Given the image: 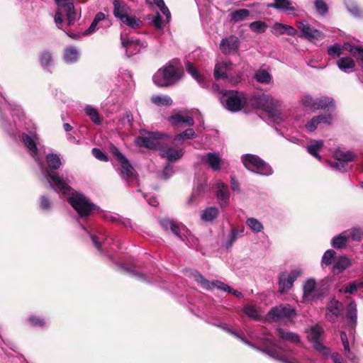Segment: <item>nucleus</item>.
<instances>
[{
	"label": "nucleus",
	"mask_w": 363,
	"mask_h": 363,
	"mask_svg": "<svg viewBox=\"0 0 363 363\" xmlns=\"http://www.w3.org/2000/svg\"><path fill=\"white\" fill-rule=\"evenodd\" d=\"M246 224L254 233H256L261 232L264 228L262 223L255 218H247Z\"/></svg>",
	"instance_id": "49530a36"
},
{
	"label": "nucleus",
	"mask_w": 363,
	"mask_h": 363,
	"mask_svg": "<svg viewBox=\"0 0 363 363\" xmlns=\"http://www.w3.org/2000/svg\"><path fill=\"white\" fill-rule=\"evenodd\" d=\"M315 102H316V99L314 100L310 96H305L302 99V103L304 105V106L310 108L311 109H313V110H315V107H314L315 106H316Z\"/></svg>",
	"instance_id": "0e129e2a"
},
{
	"label": "nucleus",
	"mask_w": 363,
	"mask_h": 363,
	"mask_svg": "<svg viewBox=\"0 0 363 363\" xmlns=\"http://www.w3.org/2000/svg\"><path fill=\"white\" fill-rule=\"evenodd\" d=\"M349 45L348 43L344 44V45H340L337 43H335L334 45H332L328 47V53L330 56L335 57H340V55L343 53V50H347L349 52L350 48H347V49L345 48V45Z\"/></svg>",
	"instance_id": "a19ab883"
},
{
	"label": "nucleus",
	"mask_w": 363,
	"mask_h": 363,
	"mask_svg": "<svg viewBox=\"0 0 363 363\" xmlns=\"http://www.w3.org/2000/svg\"><path fill=\"white\" fill-rule=\"evenodd\" d=\"M315 7L318 13L325 15L328 13V6L323 0H315Z\"/></svg>",
	"instance_id": "13d9d810"
},
{
	"label": "nucleus",
	"mask_w": 363,
	"mask_h": 363,
	"mask_svg": "<svg viewBox=\"0 0 363 363\" xmlns=\"http://www.w3.org/2000/svg\"><path fill=\"white\" fill-rule=\"evenodd\" d=\"M335 252L333 250H327L323 257H322V261H321V264L322 265H330L332 264L333 259H334V257L335 256Z\"/></svg>",
	"instance_id": "5fc2aeb1"
},
{
	"label": "nucleus",
	"mask_w": 363,
	"mask_h": 363,
	"mask_svg": "<svg viewBox=\"0 0 363 363\" xmlns=\"http://www.w3.org/2000/svg\"><path fill=\"white\" fill-rule=\"evenodd\" d=\"M192 277L194 279L201 284L202 287L206 289H211L214 287H216L219 289H221L224 291L231 292V288L227 284L221 282L220 281H209L206 279H205L201 274L198 272H194L192 273Z\"/></svg>",
	"instance_id": "aec40b11"
},
{
	"label": "nucleus",
	"mask_w": 363,
	"mask_h": 363,
	"mask_svg": "<svg viewBox=\"0 0 363 363\" xmlns=\"http://www.w3.org/2000/svg\"><path fill=\"white\" fill-rule=\"evenodd\" d=\"M69 204L77 212L80 218H86L98 210V207L89 201L84 194L69 187Z\"/></svg>",
	"instance_id": "f03ea898"
},
{
	"label": "nucleus",
	"mask_w": 363,
	"mask_h": 363,
	"mask_svg": "<svg viewBox=\"0 0 363 363\" xmlns=\"http://www.w3.org/2000/svg\"><path fill=\"white\" fill-rule=\"evenodd\" d=\"M165 22L166 20L163 21L162 18L159 13H157V15L155 16L152 19V23L154 26L159 29H162L163 28Z\"/></svg>",
	"instance_id": "774afa93"
},
{
	"label": "nucleus",
	"mask_w": 363,
	"mask_h": 363,
	"mask_svg": "<svg viewBox=\"0 0 363 363\" xmlns=\"http://www.w3.org/2000/svg\"><path fill=\"white\" fill-rule=\"evenodd\" d=\"M328 288L327 280L316 282L313 279H308L303 286V301L311 302L322 298Z\"/></svg>",
	"instance_id": "39448f33"
},
{
	"label": "nucleus",
	"mask_w": 363,
	"mask_h": 363,
	"mask_svg": "<svg viewBox=\"0 0 363 363\" xmlns=\"http://www.w3.org/2000/svg\"><path fill=\"white\" fill-rule=\"evenodd\" d=\"M302 274L301 270L295 269L289 274L282 273L279 277V291L284 293L290 289L294 284L295 280Z\"/></svg>",
	"instance_id": "6ab92c4d"
},
{
	"label": "nucleus",
	"mask_w": 363,
	"mask_h": 363,
	"mask_svg": "<svg viewBox=\"0 0 363 363\" xmlns=\"http://www.w3.org/2000/svg\"><path fill=\"white\" fill-rule=\"evenodd\" d=\"M40 62L44 68H48L52 63V57L50 52L44 51L40 57Z\"/></svg>",
	"instance_id": "3c124183"
},
{
	"label": "nucleus",
	"mask_w": 363,
	"mask_h": 363,
	"mask_svg": "<svg viewBox=\"0 0 363 363\" xmlns=\"http://www.w3.org/2000/svg\"><path fill=\"white\" fill-rule=\"evenodd\" d=\"M121 40L122 45L125 49L128 57L139 53L142 49L147 47L146 43L137 39L125 38L123 35H121Z\"/></svg>",
	"instance_id": "2eb2a0df"
},
{
	"label": "nucleus",
	"mask_w": 363,
	"mask_h": 363,
	"mask_svg": "<svg viewBox=\"0 0 363 363\" xmlns=\"http://www.w3.org/2000/svg\"><path fill=\"white\" fill-rule=\"evenodd\" d=\"M255 79L260 83L267 84L271 81L272 77L266 70H258L255 74Z\"/></svg>",
	"instance_id": "603ef678"
},
{
	"label": "nucleus",
	"mask_w": 363,
	"mask_h": 363,
	"mask_svg": "<svg viewBox=\"0 0 363 363\" xmlns=\"http://www.w3.org/2000/svg\"><path fill=\"white\" fill-rule=\"evenodd\" d=\"M348 239L345 232L335 237L332 240V245L335 248H342L346 246Z\"/></svg>",
	"instance_id": "de8ad7c7"
},
{
	"label": "nucleus",
	"mask_w": 363,
	"mask_h": 363,
	"mask_svg": "<svg viewBox=\"0 0 363 363\" xmlns=\"http://www.w3.org/2000/svg\"><path fill=\"white\" fill-rule=\"evenodd\" d=\"M267 6L292 13L296 11L295 8L291 6V2L289 0H274V3L268 4Z\"/></svg>",
	"instance_id": "c756f323"
},
{
	"label": "nucleus",
	"mask_w": 363,
	"mask_h": 363,
	"mask_svg": "<svg viewBox=\"0 0 363 363\" xmlns=\"http://www.w3.org/2000/svg\"><path fill=\"white\" fill-rule=\"evenodd\" d=\"M168 120L172 125L175 126H179L182 123L188 126H192L194 124V118L191 116H184L179 113L169 116Z\"/></svg>",
	"instance_id": "cd10ccee"
},
{
	"label": "nucleus",
	"mask_w": 363,
	"mask_h": 363,
	"mask_svg": "<svg viewBox=\"0 0 363 363\" xmlns=\"http://www.w3.org/2000/svg\"><path fill=\"white\" fill-rule=\"evenodd\" d=\"M245 167L257 174L269 176L272 174V167L263 160L255 155L246 154L242 157Z\"/></svg>",
	"instance_id": "9d476101"
},
{
	"label": "nucleus",
	"mask_w": 363,
	"mask_h": 363,
	"mask_svg": "<svg viewBox=\"0 0 363 363\" xmlns=\"http://www.w3.org/2000/svg\"><path fill=\"white\" fill-rule=\"evenodd\" d=\"M336 160L335 167L341 171H346L348 163L352 162L357 157L356 155L352 151H342L337 150L334 153Z\"/></svg>",
	"instance_id": "f3484780"
},
{
	"label": "nucleus",
	"mask_w": 363,
	"mask_h": 363,
	"mask_svg": "<svg viewBox=\"0 0 363 363\" xmlns=\"http://www.w3.org/2000/svg\"><path fill=\"white\" fill-rule=\"evenodd\" d=\"M341 340L344 347L345 354L351 361L354 362H358V358L351 352L349 346V339L347 334L345 332H341L340 334Z\"/></svg>",
	"instance_id": "2f4dec72"
},
{
	"label": "nucleus",
	"mask_w": 363,
	"mask_h": 363,
	"mask_svg": "<svg viewBox=\"0 0 363 363\" xmlns=\"http://www.w3.org/2000/svg\"><path fill=\"white\" fill-rule=\"evenodd\" d=\"M278 336L284 340H287L294 343H298L300 340L299 337L297 334L291 332L285 331L282 328L277 329Z\"/></svg>",
	"instance_id": "4c0bfd02"
},
{
	"label": "nucleus",
	"mask_w": 363,
	"mask_h": 363,
	"mask_svg": "<svg viewBox=\"0 0 363 363\" xmlns=\"http://www.w3.org/2000/svg\"><path fill=\"white\" fill-rule=\"evenodd\" d=\"M338 68L344 72H353L355 67V62L351 57H342L337 61Z\"/></svg>",
	"instance_id": "c85d7f7f"
},
{
	"label": "nucleus",
	"mask_w": 363,
	"mask_h": 363,
	"mask_svg": "<svg viewBox=\"0 0 363 363\" xmlns=\"http://www.w3.org/2000/svg\"><path fill=\"white\" fill-rule=\"evenodd\" d=\"M93 244L99 250L102 252V247H106L108 238L104 232H99L97 235H91Z\"/></svg>",
	"instance_id": "72a5a7b5"
},
{
	"label": "nucleus",
	"mask_w": 363,
	"mask_h": 363,
	"mask_svg": "<svg viewBox=\"0 0 363 363\" xmlns=\"http://www.w3.org/2000/svg\"><path fill=\"white\" fill-rule=\"evenodd\" d=\"M160 152L161 157L166 158L169 162L177 161L184 155L182 148L167 146L166 142H164V146L160 149Z\"/></svg>",
	"instance_id": "4be33fe9"
},
{
	"label": "nucleus",
	"mask_w": 363,
	"mask_h": 363,
	"mask_svg": "<svg viewBox=\"0 0 363 363\" xmlns=\"http://www.w3.org/2000/svg\"><path fill=\"white\" fill-rule=\"evenodd\" d=\"M297 28L301 32V37L308 40H322L324 35L317 29H315L306 21H298Z\"/></svg>",
	"instance_id": "dca6fc26"
},
{
	"label": "nucleus",
	"mask_w": 363,
	"mask_h": 363,
	"mask_svg": "<svg viewBox=\"0 0 363 363\" xmlns=\"http://www.w3.org/2000/svg\"><path fill=\"white\" fill-rule=\"evenodd\" d=\"M346 234L347 239H350L353 241L359 242L363 238V231L362 229L358 228H353L350 230L344 231Z\"/></svg>",
	"instance_id": "37998d69"
},
{
	"label": "nucleus",
	"mask_w": 363,
	"mask_h": 363,
	"mask_svg": "<svg viewBox=\"0 0 363 363\" xmlns=\"http://www.w3.org/2000/svg\"><path fill=\"white\" fill-rule=\"evenodd\" d=\"M347 318L351 322L352 326L354 327L357 323V304L354 301H351L347 308Z\"/></svg>",
	"instance_id": "e433bc0d"
},
{
	"label": "nucleus",
	"mask_w": 363,
	"mask_h": 363,
	"mask_svg": "<svg viewBox=\"0 0 363 363\" xmlns=\"http://www.w3.org/2000/svg\"><path fill=\"white\" fill-rule=\"evenodd\" d=\"M327 310V318L329 321L334 323L337 318L341 314L342 311V304L340 301L333 299L328 303Z\"/></svg>",
	"instance_id": "393cba45"
},
{
	"label": "nucleus",
	"mask_w": 363,
	"mask_h": 363,
	"mask_svg": "<svg viewBox=\"0 0 363 363\" xmlns=\"http://www.w3.org/2000/svg\"><path fill=\"white\" fill-rule=\"evenodd\" d=\"M91 152L92 155L100 161L107 162L108 160L107 155L99 148H93Z\"/></svg>",
	"instance_id": "e2e57ef3"
},
{
	"label": "nucleus",
	"mask_w": 363,
	"mask_h": 363,
	"mask_svg": "<svg viewBox=\"0 0 363 363\" xmlns=\"http://www.w3.org/2000/svg\"><path fill=\"white\" fill-rule=\"evenodd\" d=\"M151 101L153 104L157 106H171L172 104V99L167 95L163 96H152L151 98Z\"/></svg>",
	"instance_id": "79ce46f5"
},
{
	"label": "nucleus",
	"mask_w": 363,
	"mask_h": 363,
	"mask_svg": "<svg viewBox=\"0 0 363 363\" xmlns=\"http://www.w3.org/2000/svg\"><path fill=\"white\" fill-rule=\"evenodd\" d=\"M69 23L72 21H75L80 16V12H78L75 10L74 6L72 3L69 2Z\"/></svg>",
	"instance_id": "338daca9"
},
{
	"label": "nucleus",
	"mask_w": 363,
	"mask_h": 363,
	"mask_svg": "<svg viewBox=\"0 0 363 363\" xmlns=\"http://www.w3.org/2000/svg\"><path fill=\"white\" fill-rule=\"evenodd\" d=\"M160 223L164 230H167L170 229L176 236L181 240L185 242L188 246L193 247L197 245V239L191 235L183 224L177 223L169 218L161 219Z\"/></svg>",
	"instance_id": "7ed1b4c3"
},
{
	"label": "nucleus",
	"mask_w": 363,
	"mask_h": 363,
	"mask_svg": "<svg viewBox=\"0 0 363 363\" xmlns=\"http://www.w3.org/2000/svg\"><path fill=\"white\" fill-rule=\"evenodd\" d=\"M218 201L221 207H225L229 201V191L226 184L218 181L215 184Z\"/></svg>",
	"instance_id": "b1692460"
},
{
	"label": "nucleus",
	"mask_w": 363,
	"mask_h": 363,
	"mask_svg": "<svg viewBox=\"0 0 363 363\" xmlns=\"http://www.w3.org/2000/svg\"><path fill=\"white\" fill-rule=\"evenodd\" d=\"M323 332V329L320 326H313L307 331L308 339L313 344V347L317 351L324 355H328L330 353L329 349L325 347L321 342V337Z\"/></svg>",
	"instance_id": "4468645a"
},
{
	"label": "nucleus",
	"mask_w": 363,
	"mask_h": 363,
	"mask_svg": "<svg viewBox=\"0 0 363 363\" xmlns=\"http://www.w3.org/2000/svg\"><path fill=\"white\" fill-rule=\"evenodd\" d=\"M333 118L330 114L327 115H320L316 117H313L311 120L307 122L305 125V128L307 131L313 132L314 131L319 123H325L327 125H330L332 123Z\"/></svg>",
	"instance_id": "a878e982"
},
{
	"label": "nucleus",
	"mask_w": 363,
	"mask_h": 363,
	"mask_svg": "<svg viewBox=\"0 0 363 363\" xmlns=\"http://www.w3.org/2000/svg\"><path fill=\"white\" fill-rule=\"evenodd\" d=\"M201 161L213 171H219L221 167L222 159L218 152H208L201 155Z\"/></svg>",
	"instance_id": "412c9836"
},
{
	"label": "nucleus",
	"mask_w": 363,
	"mask_h": 363,
	"mask_svg": "<svg viewBox=\"0 0 363 363\" xmlns=\"http://www.w3.org/2000/svg\"><path fill=\"white\" fill-rule=\"evenodd\" d=\"M55 2L57 6L54 17L55 23L59 29L64 30L68 35L66 31L68 23L64 21V19H68V0H55Z\"/></svg>",
	"instance_id": "ddd939ff"
},
{
	"label": "nucleus",
	"mask_w": 363,
	"mask_h": 363,
	"mask_svg": "<svg viewBox=\"0 0 363 363\" xmlns=\"http://www.w3.org/2000/svg\"><path fill=\"white\" fill-rule=\"evenodd\" d=\"M232 67L233 65L230 62H218L214 69L215 79L216 80L225 79L233 85L238 84L240 81V77L238 76L235 78H233L230 74V72L233 69Z\"/></svg>",
	"instance_id": "f8f14e48"
},
{
	"label": "nucleus",
	"mask_w": 363,
	"mask_h": 363,
	"mask_svg": "<svg viewBox=\"0 0 363 363\" xmlns=\"http://www.w3.org/2000/svg\"><path fill=\"white\" fill-rule=\"evenodd\" d=\"M296 310L289 306H280L272 308L268 314L269 318L275 321L289 319L296 315Z\"/></svg>",
	"instance_id": "a211bd4d"
},
{
	"label": "nucleus",
	"mask_w": 363,
	"mask_h": 363,
	"mask_svg": "<svg viewBox=\"0 0 363 363\" xmlns=\"http://www.w3.org/2000/svg\"><path fill=\"white\" fill-rule=\"evenodd\" d=\"M243 311L247 315L254 319H257L259 316L258 311L252 305L245 306Z\"/></svg>",
	"instance_id": "4d7b16f0"
},
{
	"label": "nucleus",
	"mask_w": 363,
	"mask_h": 363,
	"mask_svg": "<svg viewBox=\"0 0 363 363\" xmlns=\"http://www.w3.org/2000/svg\"><path fill=\"white\" fill-rule=\"evenodd\" d=\"M286 24L276 23L272 28V32L274 35H283L285 34Z\"/></svg>",
	"instance_id": "680f3d73"
},
{
	"label": "nucleus",
	"mask_w": 363,
	"mask_h": 363,
	"mask_svg": "<svg viewBox=\"0 0 363 363\" xmlns=\"http://www.w3.org/2000/svg\"><path fill=\"white\" fill-rule=\"evenodd\" d=\"M84 111L86 114L89 116L93 123L96 124H99L101 123L99 114L95 108L90 105H87L85 106Z\"/></svg>",
	"instance_id": "a18cd8bd"
},
{
	"label": "nucleus",
	"mask_w": 363,
	"mask_h": 363,
	"mask_svg": "<svg viewBox=\"0 0 363 363\" xmlns=\"http://www.w3.org/2000/svg\"><path fill=\"white\" fill-rule=\"evenodd\" d=\"M30 323L35 327H44L46 324V321L44 318L39 316L32 315L29 318Z\"/></svg>",
	"instance_id": "bf43d9fd"
},
{
	"label": "nucleus",
	"mask_w": 363,
	"mask_h": 363,
	"mask_svg": "<svg viewBox=\"0 0 363 363\" xmlns=\"http://www.w3.org/2000/svg\"><path fill=\"white\" fill-rule=\"evenodd\" d=\"M9 106L10 107L12 116L14 118L15 129L13 128V125L10 123L7 124L3 120L1 121V125L8 131L9 134L16 135L17 133L19 132V128L21 127V124L22 123H24L26 124V118L24 116L23 111L20 106L15 103H9Z\"/></svg>",
	"instance_id": "9b49d317"
},
{
	"label": "nucleus",
	"mask_w": 363,
	"mask_h": 363,
	"mask_svg": "<svg viewBox=\"0 0 363 363\" xmlns=\"http://www.w3.org/2000/svg\"><path fill=\"white\" fill-rule=\"evenodd\" d=\"M223 106L231 112H237L245 108L247 103V96L236 91H225L220 98Z\"/></svg>",
	"instance_id": "0eeeda50"
},
{
	"label": "nucleus",
	"mask_w": 363,
	"mask_h": 363,
	"mask_svg": "<svg viewBox=\"0 0 363 363\" xmlns=\"http://www.w3.org/2000/svg\"><path fill=\"white\" fill-rule=\"evenodd\" d=\"M315 104L316 106H314L315 110L334 107L333 99L326 96L316 99Z\"/></svg>",
	"instance_id": "ea45409f"
},
{
	"label": "nucleus",
	"mask_w": 363,
	"mask_h": 363,
	"mask_svg": "<svg viewBox=\"0 0 363 363\" xmlns=\"http://www.w3.org/2000/svg\"><path fill=\"white\" fill-rule=\"evenodd\" d=\"M169 140L167 135L160 132H149L146 136L138 137L135 143L140 147L160 150L164 142Z\"/></svg>",
	"instance_id": "1a4fd4ad"
},
{
	"label": "nucleus",
	"mask_w": 363,
	"mask_h": 363,
	"mask_svg": "<svg viewBox=\"0 0 363 363\" xmlns=\"http://www.w3.org/2000/svg\"><path fill=\"white\" fill-rule=\"evenodd\" d=\"M80 57L79 51L74 47H69V63L77 62Z\"/></svg>",
	"instance_id": "69168bd1"
},
{
	"label": "nucleus",
	"mask_w": 363,
	"mask_h": 363,
	"mask_svg": "<svg viewBox=\"0 0 363 363\" xmlns=\"http://www.w3.org/2000/svg\"><path fill=\"white\" fill-rule=\"evenodd\" d=\"M28 130V128H26ZM22 140L27 147L29 154L38 163L43 179L49 186L54 190L60 199L68 200V183L67 179L60 175L57 169L62 166L60 155L55 153H48L45 156V160L40 159L37 145L39 144V137L35 132V128L28 133H23Z\"/></svg>",
	"instance_id": "f257e3e1"
},
{
	"label": "nucleus",
	"mask_w": 363,
	"mask_h": 363,
	"mask_svg": "<svg viewBox=\"0 0 363 363\" xmlns=\"http://www.w3.org/2000/svg\"><path fill=\"white\" fill-rule=\"evenodd\" d=\"M111 152L121 164V167L117 169L119 175L130 186H134L135 184L138 183L137 174L134 168L125 156L123 155L116 147H113Z\"/></svg>",
	"instance_id": "423d86ee"
},
{
	"label": "nucleus",
	"mask_w": 363,
	"mask_h": 363,
	"mask_svg": "<svg viewBox=\"0 0 363 363\" xmlns=\"http://www.w3.org/2000/svg\"><path fill=\"white\" fill-rule=\"evenodd\" d=\"M351 265L350 260L345 256L340 257L333 267L334 273H340Z\"/></svg>",
	"instance_id": "473e14b6"
},
{
	"label": "nucleus",
	"mask_w": 363,
	"mask_h": 363,
	"mask_svg": "<svg viewBox=\"0 0 363 363\" xmlns=\"http://www.w3.org/2000/svg\"><path fill=\"white\" fill-rule=\"evenodd\" d=\"M181 78L177 68L171 65H166L160 69L153 76L154 83L159 86H169Z\"/></svg>",
	"instance_id": "6e6552de"
},
{
	"label": "nucleus",
	"mask_w": 363,
	"mask_h": 363,
	"mask_svg": "<svg viewBox=\"0 0 363 363\" xmlns=\"http://www.w3.org/2000/svg\"><path fill=\"white\" fill-rule=\"evenodd\" d=\"M347 48H350L349 52L356 57L357 60L363 63V49L352 45H346L345 48L347 49Z\"/></svg>",
	"instance_id": "864d4df0"
},
{
	"label": "nucleus",
	"mask_w": 363,
	"mask_h": 363,
	"mask_svg": "<svg viewBox=\"0 0 363 363\" xmlns=\"http://www.w3.org/2000/svg\"><path fill=\"white\" fill-rule=\"evenodd\" d=\"M240 41L238 37L230 35L228 38L222 39L220 43V49L224 54L235 53L238 50Z\"/></svg>",
	"instance_id": "5701e85b"
},
{
	"label": "nucleus",
	"mask_w": 363,
	"mask_h": 363,
	"mask_svg": "<svg viewBox=\"0 0 363 363\" xmlns=\"http://www.w3.org/2000/svg\"><path fill=\"white\" fill-rule=\"evenodd\" d=\"M113 15L121 21L123 16L130 13V9L121 0H113Z\"/></svg>",
	"instance_id": "bb28decb"
},
{
	"label": "nucleus",
	"mask_w": 363,
	"mask_h": 363,
	"mask_svg": "<svg viewBox=\"0 0 363 363\" xmlns=\"http://www.w3.org/2000/svg\"><path fill=\"white\" fill-rule=\"evenodd\" d=\"M252 104L267 113L269 118L279 123L281 121L279 107L281 104L270 95L263 94L252 100Z\"/></svg>",
	"instance_id": "20e7f679"
},
{
	"label": "nucleus",
	"mask_w": 363,
	"mask_h": 363,
	"mask_svg": "<svg viewBox=\"0 0 363 363\" xmlns=\"http://www.w3.org/2000/svg\"><path fill=\"white\" fill-rule=\"evenodd\" d=\"M250 28L256 33H262L265 32L267 28V25L263 21H257L251 23L250 24Z\"/></svg>",
	"instance_id": "09e8293b"
},
{
	"label": "nucleus",
	"mask_w": 363,
	"mask_h": 363,
	"mask_svg": "<svg viewBox=\"0 0 363 363\" xmlns=\"http://www.w3.org/2000/svg\"><path fill=\"white\" fill-rule=\"evenodd\" d=\"M323 142L322 140L314 141L312 144L307 147V151L310 155L320 160L321 157L318 155V151L323 147Z\"/></svg>",
	"instance_id": "c03bdc74"
},
{
	"label": "nucleus",
	"mask_w": 363,
	"mask_h": 363,
	"mask_svg": "<svg viewBox=\"0 0 363 363\" xmlns=\"http://www.w3.org/2000/svg\"><path fill=\"white\" fill-rule=\"evenodd\" d=\"M121 21L122 23L133 29L140 28L143 24V22L140 18L130 16V14L126 16H123V18Z\"/></svg>",
	"instance_id": "58836bf2"
},
{
	"label": "nucleus",
	"mask_w": 363,
	"mask_h": 363,
	"mask_svg": "<svg viewBox=\"0 0 363 363\" xmlns=\"http://www.w3.org/2000/svg\"><path fill=\"white\" fill-rule=\"evenodd\" d=\"M196 138V134L194 129L188 128L181 133L175 135L174 138V143H182L184 140L192 139Z\"/></svg>",
	"instance_id": "c9c22d12"
},
{
	"label": "nucleus",
	"mask_w": 363,
	"mask_h": 363,
	"mask_svg": "<svg viewBox=\"0 0 363 363\" xmlns=\"http://www.w3.org/2000/svg\"><path fill=\"white\" fill-rule=\"evenodd\" d=\"M218 209L216 207H209L201 212V218L205 222H211L218 216Z\"/></svg>",
	"instance_id": "f704fd0d"
},
{
	"label": "nucleus",
	"mask_w": 363,
	"mask_h": 363,
	"mask_svg": "<svg viewBox=\"0 0 363 363\" xmlns=\"http://www.w3.org/2000/svg\"><path fill=\"white\" fill-rule=\"evenodd\" d=\"M250 15V11L247 9H242L234 11L232 13L231 19L235 22H239L244 20Z\"/></svg>",
	"instance_id": "8fccbe9b"
},
{
	"label": "nucleus",
	"mask_w": 363,
	"mask_h": 363,
	"mask_svg": "<svg viewBox=\"0 0 363 363\" xmlns=\"http://www.w3.org/2000/svg\"><path fill=\"white\" fill-rule=\"evenodd\" d=\"M358 290L357 284L356 281L350 283L344 289H340L339 291L340 293L353 294Z\"/></svg>",
	"instance_id": "052dcab7"
},
{
	"label": "nucleus",
	"mask_w": 363,
	"mask_h": 363,
	"mask_svg": "<svg viewBox=\"0 0 363 363\" xmlns=\"http://www.w3.org/2000/svg\"><path fill=\"white\" fill-rule=\"evenodd\" d=\"M186 68L187 72L201 86L204 87L206 86V82L204 77L198 72L191 62H188L186 65Z\"/></svg>",
	"instance_id": "7c9ffc66"
},
{
	"label": "nucleus",
	"mask_w": 363,
	"mask_h": 363,
	"mask_svg": "<svg viewBox=\"0 0 363 363\" xmlns=\"http://www.w3.org/2000/svg\"><path fill=\"white\" fill-rule=\"evenodd\" d=\"M40 208L43 211H50L52 208V201L49 197L43 195L40 197Z\"/></svg>",
	"instance_id": "6e6d98bb"
}]
</instances>
